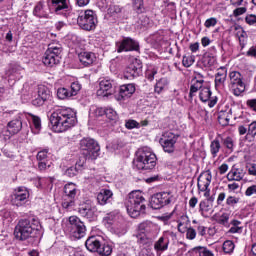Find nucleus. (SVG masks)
Returning <instances> with one entry per match:
<instances>
[{
	"mask_svg": "<svg viewBox=\"0 0 256 256\" xmlns=\"http://www.w3.org/2000/svg\"><path fill=\"white\" fill-rule=\"evenodd\" d=\"M99 87L97 91L98 97H109L113 91V82L109 79H103L100 81Z\"/></svg>",
	"mask_w": 256,
	"mask_h": 256,
	"instance_id": "nucleus-19",
	"label": "nucleus"
},
{
	"mask_svg": "<svg viewBox=\"0 0 256 256\" xmlns=\"http://www.w3.org/2000/svg\"><path fill=\"white\" fill-rule=\"evenodd\" d=\"M168 203H171L169 192L156 193L150 199V207H152V209H161V207H165Z\"/></svg>",
	"mask_w": 256,
	"mask_h": 256,
	"instance_id": "nucleus-13",
	"label": "nucleus"
},
{
	"mask_svg": "<svg viewBox=\"0 0 256 256\" xmlns=\"http://www.w3.org/2000/svg\"><path fill=\"white\" fill-rule=\"evenodd\" d=\"M247 13V7H238L233 10V15L235 17H240V15H245Z\"/></svg>",
	"mask_w": 256,
	"mask_h": 256,
	"instance_id": "nucleus-58",
	"label": "nucleus"
},
{
	"mask_svg": "<svg viewBox=\"0 0 256 256\" xmlns=\"http://www.w3.org/2000/svg\"><path fill=\"white\" fill-rule=\"evenodd\" d=\"M245 195L251 197V195H256V185L250 186L246 189Z\"/></svg>",
	"mask_w": 256,
	"mask_h": 256,
	"instance_id": "nucleus-63",
	"label": "nucleus"
},
{
	"mask_svg": "<svg viewBox=\"0 0 256 256\" xmlns=\"http://www.w3.org/2000/svg\"><path fill=\"white\" fill-rule=\"evenodd\" d=\"M157 165V156L149 151L147 148H143L138 151L136 159L134 160V167L140 171L155 169Z\"/></svg>",
	"mask_w": 256,
	"mask_h": 256,
	"instance_id": "nucleus-5",
	"label": "nucleus"
},
{
	"mask_svg": "<svg viewBox=\"0 0 256 256\" xmlns=\"http://www.w3.org/2000/svg\"><path fill=\"white\" fill-rule=\"evenodd\" d=\"M21 129H23V122L19 118L10 121L7 125L9 135H17Z\"/></svg>",
	"mask_w": 256,
	"mask_h": 256,
	"instance_id": "nucleus-24",
	"label": "nucleus"
},
{
	"mask_svg": "<svg viewBox=\"0 0 256 256\" xmlns=\"http://www.w3.org/2000/svg\"><path fill=\"white\" fill-rule=\"evenodd\" d=\"M41 229V222L33 218L32 220L22 219L15 227L14 235L19 241H27L31 237H35Z\"/></svg>",
	"mask_w": 256,
	"mask_h": 256,
	"instance_id": "nucleus-3",
	"label": "nucleus"
},
{
	"mask_svg": "<svg viewBox=\"0 0 256 256\" xmlns=\"http://www.w3.org/2000/svg\"><path fill=\"white\" fill-rule=\"evenodd\" d=\"M132 3L137 13H143V0H132Z\"/></svg>",
	"mask_w": 256,
	"mask_h": 256,
	"instance_id": "nucleus-49",
	"label": "nucleus"
},
{
	"mask_svg": "<svg viewBox=\"0 0 256 256\" xmlns=\"http://www.w3.org/2000/svg\"><path fill=\"white\" fill-rule=\"evenodd\" d=\"M229 77V89L235 97H239L242 93H245L246 85L245 78L239 71H231Z\"/></svg>",
	"mask_w": 256,
	"mask_h": 256,
	"instance_id": "nucleus-6",
	"label": "nucleus"
},
{
	"mask_svg": "<svg viewBox=\"0 0 256 256\" xmlns=\"http://www.w3.org/2000/svg\"><path fill=\"white\" fill-rule=\"evenodd\" d=\"M50 124L55 133H65L77 125V112L71 108H61L50 116Z\"/></svg>",
	"mask_w": 256,
	"mask_h": 256,
	"instance_id": "nucleus-1",
	"label": "nucleus"
},
{
	"mask_svg": "<svg viewBox=\"0 0 256 256\" xmlns=\"http://www.w3.org/2000/svg\"><path fill=\"white\" fill-rule=\"evenodd\" d=\"M227 81V68L220 67L215 75V85L216 87H223Z\"/></svg>",
	"mask_w": 256,
	"mask_h": 256,
	"instance_id": "nucleus-26",
	"label": "nucleus"
},
{
	"mask_svg": "<svg viewBox=\"0 0 256 256\" xmlns=\"http://www.w3.org/2000/svg\"><path fill=\"white\" fill-rule=\"evenodd\" d=\"M47 157H48L47 150H42V151L38 152V154H37V159H38L39 162L48 161Z\"/></svg>",
	"mask_w": 256,
	"mask_h": 256,
	"instance_id": "nucleus-60",
	"label": "nucleus"
},
{
	"mask_svg": "<svg viewBox=\"0 0 256 256\" xmlns=\"http://www.w3.org/2000/svg\"><path fill=\"white\" fill-rule=\"evenodd\" d=\"M222 251L225 255H231V253L235 251V242H233V240L224 241Z\"/></svg>",
	"mask_w": 256,
	"mask_h": 256,
	"instance_id": "nucleus-33",
	"label": "nucleus"
},
{
	"mask_svg": "<svg viewBox=\"0 0 256 256\" xmlns=\"http://www.w3.org/2000/svg\"><path fill=\"white\" fill-rule=\"evenodd\" d=\"M112 197L113 192L111 190L102 189L97 195V201L100 205H107Z\"/></svg>",
	"mask_w": 256,
	"mask_h": 256,
	"instance_id": "nucleus-27",
	"label": "nucleus"
},
{
	"mask_svg": "<svg viewBox=\"0 0 256 256\" xmlns=\"http://www.w3.org/2000/svg\"><path fill=\"white\" fill-rule=\"evenodd\" d=\"M157 75V68H150L146 71V77L148 81H153Z\"/></svg>",
	"mask_w": 256,
	"mask_h": 256,
	"instance_id": "nucleus-54",
	"label": "nucleus"
},
{
	"mask_svg": "<svg viewBox=\"0 0 256 256\" xmlns=\"http://www.w3.org/2000/svg\"><path fill=\"white\" fill-rule=\"evenodd\" d=\"M105 115L109 121H118L119 115H117V112L113 108H106L105 109Z\"/></svg>",
	"mask_w": 256,
	"mask_h": 256,
	"instance_id": "nucleus-43",
	"label": "nucleus"
},
{
	"mask_svg": "<svg viewBox=\"0 0 256 256\" xmlns=\"http://www.w3.org/2000/svg\"><path fill=\"white\" fill-rule=\"evenodd\" d=\"M97 253L101 256H109L113 253V248L109 244H100V248H98Z\"/></svg>",
	"mask_w": 256,
	"mask_h": 256,
	"instance_id": "nucleus-38",
	"label": "nucleus"
},
{
	"mask_svg": "<svg viewBox=\"0 0 256 256\" xmlns=\"http://www.w3.org/2000/svg\"><path fill=\"white\" fill-rule=\"evenodd\" d=\"M224 146L226 149H229V151H233L234 143L233 139L228 137L224 140Z\"/></svg>",
	"mask_w": 256,
	"mask_h": 256,
	"instance_id": "nucleus-61",
	"label": "nucleus"
},
{
	"mask_svg": "<svg viewBox=\"0 0 256 256\" xmlns=\"http://www.w3.org/2000/svg\"><path fill=\"white\" fill-rule=\"evenodd\" d=\"M52 163L49 162V160L46 161H40L38 163V169L39 171H47L51 167Z\"/></svg>",
	"mask_w": 256,
	"mask_h": 256,
	"instance_id": "nucleus-51",
	"label": "nucleus"
},
{
	"mask_svg": "<svg viewBox=\"0 0 256 256\" xmlns=\"http://www.w3.org/2000/svg\"><path fill=\"white\" fill-rule=\"evenodd\" d=\"M61 46L50 44L48 49L46 50L44 57L42 59V63L46 67H55L57 63H59V55H61Z\"/></svg>",
	"mask_w": 256,
	"mask_h": 256,
	"instance_id": "nucleus-9",
	"label": "nucleus"
},
{
	"mask_svg": "<svg viewBox=\"0 0 256 256\" xmlns=\"http://www.w3.org/2000/svg\"><path fill=\"white\" fill-rule=\"evenodd\" d=\"M150 241L151 236H149V234L143 233L138 235V243H140V245H147Z\"/></svg>",
	"mask_w": 256,
	"mask_h": 256,
	"instance_id": "nucleus-47",
	"label": "nucleus"
},
{
	"mask_svg": "<svg viewBox=\"0 0 256 256\" xmlns=\"http://www.w3.org/2000/svg\"><path fill=\"white\" fill-rule=\"evenodd\" d=\"M245 177V171L242 168L233 166L227 174L228 181H241Z\"/></svg>",
	"mask_w": 256,
	"mask_h": 256,
	"instance_id": "nucleus-23",
	"label": "nucleus"
},
{
	"mask_svg": "<svg viewBox=\"0 0 256 256\" xmlns=\"http://www.w3.org/2000/svg\"><path fill=\"white\" fill-rule=\"evenodd\" d=\"M199 212L202 217L209 218L213 215V198L200 201Z\"/></svg>",
	"mask_w": 256,
	"mask_h": 256,
	"instance_id": "nucleus-17",
	"label": "nucleus"
},
{
	"mask_svg": "<svg viewBox=\"0 0 256 256\" xmlns=\"http://www.w3.org/2000/svg\"><path fill=\"white\" fill-rule=\"evenodd\" d=\"M155 251H167L169 249V239L160 237L154 244Z\"/></svg>",
	"mask_w": 256,
	"mask_h": 256,
	"instance_id": "nucleus-29",
	"label": "nucleus"
},
{
	"mask_svg": "<svg viewBox=\"0 0 256 256\" xmlns=\"http://www.w3.org/2000/svg\"><path fill=\"white\" fill-rule=\"evenodd\" d=\"M256 137V121L251 122L248 125V132L246 134L247 141H255Z\"/></svg>",
	"mask_w": 256,
	"mask_h": 256,
	"instance_id": "nucleus-34",
	"label": "nucleus"
},
{
	"mask_svg": "<svg viewBox=\"0 0 256 256\" xmlns=\"http://www.w3.org/2000/svg\"><path fill=\"white\" fill-rule=\"evenodd\" d=\"M79 27L85 31H92L97 25V18L95 17V12L93 10H86L83 15L79 16L77 19Z\"/></svg>",
	"mask_w": 256,
	"mask_h": 256,
	"instance_id": "nucleus-10",
	"label": "nucleus"
},
{
	"mask_svg": "<svg viewBox=\"0 0 256 256\" xmlns=\"http://www.w3.org/2000/svg\"><path fill=\"white\" fill-rule=\"evenodd\" d=\"M79 213L82 217H86L87 219H91L95 213V207L91 204V202L87 201L83 203L79 207Z\"/></svg>",
	"mask_w": 256,
	"mask_h": 256,
	"instance_id": "nucleus-22",
	"label": "nucleus"
},
{
	"mask_svg": "<svg viewBox=\"0 0 256 256\" xmlns=\"http://www.w3.org/2000/svg\"><path fill=\"white\" fill-rule=\"evenodd\" d=\"M139 44L131 38H124L122 41L116 43L117 53H123V51H137Z\"/></svg>",
	"mask_w": 256,
	"mask_h": 256,
	"instance_id": "nucleus-15",
	"label": "nucleus"
},
{
	"mask_svg": "<svg viewBox=\"0 0 256 256\" xmlns=\"http://www.w3.org/2000/svg\"><path fill=\"white\" fill-rule=\"evenodd\" d=\"M215 25H217V18L215 17L208 18L204 22V27H206V29H211V27H215Z\"/></svg>",
	"mask_w": 256,
	"mask_h": 256,
	"instance_id": "nucleus-50",
	"label": "nucleus"
},
{
	"mask_svg": "<svg viewBox=\"0 0 256 256\" xmlns=\"http://www.w3.org/2000/svg\"><path fill=\"white\" fill-rule=\"evenodd\" d=\"M167 87H169V79L161 78L160 80H158L156 82L154 91H155V93H158V95H159V94L163 93V91H165V89H167Z\"/></svg>",
	"mask_w": 256,
	"mask_h": 256,
	"instance_id": "nucleus-32",
	"label": "nucleus"
},
{
	"mask_svg": "<svg viewBox=\"0 0 256 256\" xmlns=\"http://www.w3.org/2000/svg\"><path fill=\"white\" fill-rule=\"evenodd\" d=\"M194 251H198V256H215V254H213V251L203 246L195 247Z\"/></svg>",
	"mask_w": 256,
	"mask_h": 256,
	"instance_id": "nucleus-42",
	"label": "nucleus"
},
{
	"mask_svg": "<svg viewBox=\"0 0 256 256\" xmlns=\"http://www.w3.org/2000/svg\"><path fill=\"white\" fill-rule=\"evenodd\" d=\"M245 22L247 23V25L256 26V15L255 14H247L245 17Z\"/></svg>",
	"mask_w": 256,
	"mask_h": 256,
	"instance_id": "nucleus-55",
	"label": "nucleus"
},
{
	"mask_svg": "<svg viewBox=\"0 0 256 256\" xmlns=\"http://www.w3.org/2000/svg\"><path fill=\"white\" fill-rule=\"evenodd\" d=\"M237 203H239V198L238 197H235V196H229L227 199H226V204L228 205H237Z\"/></svg>",
	"mask_w": 256,
	"mask_h": 256,
	"instance_id": "nucleus-62",
	"label": "nucleus"
},
{
	"mask_svg": "<svg viewBox=\"0 0 256 256\" xmlns=\"http://www.w3.org/2000/svg\"><path fill=\"white\" fill-rule=\"evenodd\" d=\"M80 149L81 151H84L83 153L85 157H87V159H91L92 161L99 157V151H101L99 143H97L95 139L91 138H83L80 141Z\"/></svg>",
	"mask_w": 256,
	"mask_h": 256,
	"instance_id": "nucleus-7",
	"label": "nucleus"
},
{
	"mask_svg": "<svg viewBox=\"0 0 256 256\" xmlns=\"http://www.w3.org/2000/svg\"><path fill=\"white\" fill-rule=\"evenodd\" d=\"M240 122L242 123H251V114L248 112H242L240 116H238Z\"/></svg>",
	"mask_w": 256,
	"mask_h": 256,
	"instance_id": "nucleus-53",
	"label": "nucleus"
},
{
	"mask_svg": "<svg viewBox=\"0 0 256 256\" xmlns=\"http://www.w3.org/2000/svg\"><path fill=\"white\" fill-rule=\"evenodd\" d=\"M57 97L59 99H68V97H71V92H69V90L66 88H59L57 90Z\"/></svg>",
	"mask_w": 256,
	"mask_h": 256,
	"instance_id": "nucleus-45",
	"label": "nucleus"
},
{
	"mask_svg": "<svg viewBox=\"0 0 256 256\" xmlns=\"http://www.w3.org/2000/svg\"><path fill=\"white\" fill-rule=\"evenodd\" d=\"M179 139V134H175L171 131L164 132L159 141H163L166 143H177Z\"/></svg>",
	"mask_w": 256,
	"mask_h": 256,
	"instance_id": "nucleus-30",
	"label": "nucleus"
},
{
	"mask_svg": "<svg viewBox=\"0 0 256 256\" xmlns=\"http://www.w3.org/2000/svg\"><path fill=\"white\" fill-rule=\"evenodd\" d=\"M35 17L47 19L49 18V7L45 5V2L40 1L33 10Z\"/></svg>",
	"mask_w": 256,
	"mask_h": 256,
	"instance_id": "nucleus-21",
	"label": "nucleus"
},
{
	"mask_svg": "<svg viewBox=\"0 0 256 256\" xmlns=\"http://www.w3.org/2000/svg\"><path fill=\"white\" fill-rule=\"evenodd\" d=\"M38 96L40 99L44 101H49L51 99V91H49V89L42 86L38 89Z\"/></svg>",
	"mask_w": 256,
	"mask_h": 256,
	"instance_id": "nucleus-39",
	"label": "nucleus"
},
{
	"mask_svg": "<svg viewBox=\"0 0 256 256\" xmlns=\"http://www.w3.org/2000/svg\"><path fill=\"white\" fill-rule=\"evenodd\" d=\"M81 91V85L79 82H73L70 86V95L71 97H75V95H77V93H79Z\"/></svg>",
	"mask_w": 256,
	"mask_h": 256,
	"instance_id": "nucleus-44",
	"label": "nucleus"
},
{
	"mask_svg": "<svg viewBox=\"0 0 256 256\" xmlns=\"http://www.w3.org/2000/svg\"><path fill=\"white\" fill-rule=\"evenodd\" d=\"M218 223H220V225H229V213H223L220 216Z\"/></svg>",
	"mask_w": 256,
	"mask_h": 256,
	"instance_id": "nucleus-57",
	"label": "nucleus"
},
{
	"mask_svg": "<svg viewBox=\"0 0 256 256\" xmlns=\"http://www.w3.org/2000/svg\"><path fill=\"white\" fill-rule=\"evenodd\" d=\"M178 231L180 233H185L187 231V229H189V217H187V215H182L178 221Z\"/></svg>",
	"mask_w": 256,
	"mask_h": 256,
	"instance_id": "nucleus-31",
	"label": "nucleus"
},
{
	"mask_svg": "<svg viewBox=\"0 0 256 256\" xmlns=\"http://www.w3.org/2000/svg\"><path fill=\"white\" fill-rule=\"evenodd\" d=\"M121 12V7H119L118 5H111L108 8V14L109 15H117Z\"/></svg>",
	"mask_w": 256,
	"mask_h": 256,
	"instance_id": "nucleus-56",
	"label": "nucleus"
},
{
	"mask_svg": "<svg viewBox=\"0 0 256 256\" xmlns=\"http://www.w3.org/2000/svg\"><path fill=\"white\" fill-rule=\"evenodd\" d=\"M213 179V176L211 175V171L203 172L198 177V189L199 191L204 192V197L206 199H211V190H209V186L211 185V181Z\"/></svg>",
	"mask_w": 256,
	"mask_h": 256,
	"instance_id": "nucleus-11",
	"label": "nucleus"
},
{
	"mask_svg": "<svg viewBox=\"0 0 256 256\" xmlns=\"http://www.w3.org/2000/svg\"><path fill=\"white\" fill-rule=\"evenodd\" d=\"M203 63L206 65V67H213V65L217 63V56L208 52L204 55Z\"/></svg>",
	"mask_w": 256,
	"mask_h": 256,
	"instance_id": "nucleus-35",
	"label": "nucleus"
},
{
	"mask_svg": "<svg viewBox=\"0 0 256 256\" xmlns=\"http://www.w3.org/2000/svg\"><path fill=\"white\" fill-rule=\"evenodd\" d=\"M85 245L88 251L91 253H97L101 247V242L97 240L95 236H92L86 240Z\"/></svg>",
	"mask_w": 256,
	"mask_h": 256,
	"instance_id": "nucleus-28",
	"label": "nucleus"
},
{
	"mask_svg": "<svg viewBox=\"0 0 256 256\" xmlns=\"http://www.w3.org/2000/svg\"><path fill=\"white\" fill-rule=\"evenodd\" d=\"M32 123L34 125L35 133H39L41 131V118L32 115Z\"/></svg>",
	"mask_w": 256,
	"mask_h": 256,
	"instance_id": "nucleus-48",
	"label": "nucleus"
},
{
	"mask_svg": "<svg viewBox=\"0 0 256 256\" xmlns=\"http://www.w3.org/2000/svg\"><path fill=\"white\" fill-rule=\"evenodd\" d=\"M139 69H141V61L134 59L132 63L126 68L124 72V79L132 80L139 75Z\"/></svg>",
	"mask_w": 256,
	"mask_h": 256,
	"instance_id": "nucleus-16",
	"label": "nucleus"
},
{
	"mask_svg": "<svg viewBox=\"0 0 256 256\" xmlns=\"http://www.w3.org/2000/svg\"><path fill=\"white\" fill-rule=\"evenodd\" d=\"M52 6L56 13L67 9V0H52Z\"/></svg>",
	"mask_w": 256,
	"mask_h": 256,
	"instance_id": "nucleus-36",
	"label": "nucleus"
},
{
	"mask_svg": "<svg viewBox=\"0 0 256 256\" xmlns=\"http://www.w3.org/2000/svg\"><path fill=\"white\" fill-rule=\"evenodd\" d=\"M29 189L25 186H19L15 188L11 195V203L16 205V207H21L24 201L29 199Z\"/></svg>",
	"mask_w": 256,
	"mask_h": 256,
	"instance_id": "nucleus-12",
	"label": "nucleus"
},
{
	"mask_svg": "<svg viewBox=\"0 0 256 256\" xmlns=\"http://www.w3.org/2000/svg\"><path fill=\"white\" fill-rule=\"evenodd\" d=\"M64 193L69 197L70 200L65 199L62 202V207L64 209H71L75 206V197L77 195V186L74 183H68L64 186Z\"/></svg>",
	"mask_w": 256,
	"mask_h": 256,
	"instance_id": "nucleus-14",
	"label": "nucleus"
},
{
	"mask_svg": "<svg viewBox=\"0 0 256 256\" xmlns=\"http://www.w3.org/2000/svg\"><path fill=\"white\" fill-rule=\"evenodd\" d=\"M203 83H205V76H203V74L199 72H195L194 77L191 81L189 93L190 97H193L195 93H197V91H200V101H202L203 103H207V101H209V107L217 105V96L211 97V88H209L208 86H204Z\"/></svg>",
	"mask_w": 256,
	"mask_h": 256,
	"instance_id": "nucleus-2",
	"label": "nucleus"
},
{
	"mask_svg": "<svg viewBox=\"0 0 256 256\" xmlns=\"http://www.w3.org/2000/svg\"><path fill=\"white\" fill-rule=\"evenodd\" d=\"M246 106L248 107V109L256 113V98L248 99L246 101Z\"/></svg>",
	"mask_w": 256,
	"mask_h": 256,
	"instance_id": "nucleus-59",
	"label": "nucleus"
},
{
	"mask_svg": "<svg viewBox=\"0 0 256 256\" xmlns=\"http://www.w3.org/2000/svg\"><path fill=\"white\" fill-rule=\"evenodd\" d=\"M68 231L75 239L85 237V224L77 216H70L68 219Z\"/></svg>",
	"mask_w": 256,
	"mask_h": 256,
	"instance_id": "nucleus-8",
	"label": "nucleus"
},
{
	"mask_svg": "<svg viewBox=\"0 0 256 256\" xmlns=\"http://www.w3.org/2000/svg\"><path fill=\"white\" fill-rule=\"evenodd\" d=\"M139 231L149 236L155 235V233H157V224L150 221L142 222L139 225Z\"/></svg>",
	"mask_w": 256,
	"mask_h": 256,
	"instance_id": "nucleus-25",
	"label": "nucleus"
},
{
	"mask_svg": "<svg viewBox=\"0 0 256 256\" xmlns=\"http://www.w3.org/2000/svg\"><path fill=\"white\" fill-rule=\"evenodd\" d=\"M195 63V56H183L182 64L184 67H191Z\"/></svg>",
	"mask_w": 256,
	"mask_h": 256,
	"instance_id": "nucleus-46",
	"label": "nucleus"
},
{
	"mask_svg": "<svg viewBox=\"0 0 256 256\" xmlns=\"http://www.w3.org/2000/svg\"><path fill=\"white\" fill-rule=\"evenodd\" d=\"M78 59L84 67H89V65H93L97 61V56L92 52H81L78 55Z\"/></svg>",
	"mask_w": 256,
	"mask_h": 256,
	"instance_id": "nucleus-20",
	"label": "nucleus"
},
{
	"mask_svg": "<svg viewBox=\"0 0 256 256\" xmlns=\"http://www.w3.org/2000/svg\"><path fill=\"white\" fill-rule=\"evenodd\" d=\"M128 215L133 219H137L141 213H145V196L143 192L139 190L132 191L128 196V202L126 204Z\"/></svg>",
	"mask_w": 256,
	"mask_h": 256,
	"instance_id": "nucleus-4",
	"label": "nucleus"
},
{
	"mask_svg": "<svg viewBox=\"0 0 256 256\" xmlns=\"http://www.w3.org/2000/svg\"><path fill=\"white\" fill-rule=\"evenodd\" d=\"M221 150V143L215 139L210 144V153L213 157H217V153Z\"/></svg>",
	"mask_w": 256,
	"mask_h": 256,
	"instance_id": "nucleus-40",
	"label": "nucleus"
},
{
	"mask_svg": "<svg viewBox=\"0 0 256 256\" xmlns=\"http://www.w3.org/2000/svg\"><path fill=\"white\" fill-rule=\"evenodd\" d=\"M218 121L220 125H229V121H231V114H229V112H220L218 116Z\"/></svg>",
	"mask_w": 256,
	"mask_h": 256,
	"instance_id": "nucleus-41",
	"label": "nucleus"
},
{
	"mask_svg": "<svg viewBox=\"0 0 256 256\" xmlns=\"http://www.w3.org/2000/svg\"><path fill=\"white\" fill-rule=\"evenodd\" d=\"M248 173L249 175L256 176V164L248 165Z\"/></svg>",
	"mask_w": 256,
	"mask_h": 256,
	"instance_id": "nucleus-64",
	"label": "nucleus"
},
{
	"mask_svg": "<svg viewBox=\"0 0 256 256\" xmlns=\"http://www.w3.org/2000/svg\"><path fill=\"white\" fill-rule=\"evenodd\" d=\"M136 88L135 84H124L120 86L119 94L117 97L118 101H126V99H130L135 93Z\"/></svg>",
	"mask_w": 256,
	"mask_h": 256,
	"instance_id": "nucleus-18",
	"label": "nucleus"
},
{
	"mask_svg": "<svg viewBox=\"0 0 256 256\" xmlns=\"http://www.w3.org/2000/svg\"><path fill=\"white\" fill-rule=\"evenodd\" d=\"M159 143L165 153H175V145L177 142H163L159 140Z\"/></svg>",
	"mask_w": 256,
	"mask_h": 256,
	"instance_id": "nucleus-37",
	"label": "nucleus"
},
{
	"mask_svg": "<svg viewBox=\"0 0 256 256\" xmlns=\"http://www.w3.org/2000/svg\"><path fill=\"white\" fill-rule=\"evenodd\" d=\"M186 233V239H189L190 241H193L197 237V231L193 228H187L185 231Z\"/></svg>",
	"mask_w": 256,
	"mask_h": 256,
	"instance_id": "nucleus-52",
	"label": "nucleus"
}]
</instances>
